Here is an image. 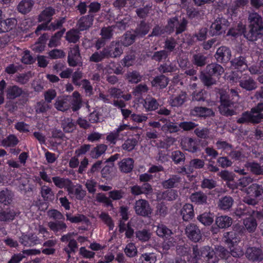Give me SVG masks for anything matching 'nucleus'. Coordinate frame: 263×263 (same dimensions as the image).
<instances>
[{
  "mask_svg": "<svg viewBox=\"0 0 263 263\" xmlns=\"http://www.w3.org/2000/svg\"><path fill=\"white\" fill-rule=\"evenodd\" d=\"M215 250L216 251L218 257L224 259L227 262H230V252L227 249L221 246H216L215 247Z\"/></svg>",
  "mask_w": 263,
  "mask_h": 263,
  "instance_id": "nucleus-47",
  "label": "nucleus"
},
{
  "mask_svg": "<svg viewBox=\"0 0 263 263\" xmlns=\"http://www.w3.org/2000/svg\"><path fill=\"white\" fill-rule=\"evenodd\" d=\"M245 255L249 260L252 262H259L263 260V251L259 248L255 247L248 248Z\"/></svg>",
  "mask_w": 263,
  "mask_h": 263,
  "instance_id": "nucleus-10",
  "label": "nucleus"
},
{
  "mask_svg": "<svg viewBox=\"0 0 263 263\" xmlns=\"http://www.w3.org/2000/svg\"><path fill=\"white\" fill-rule=\"evenodd\" d=\"M180 213L184 221H190L194 217L193 205L190 203L185 204L181 209Z\"/></svg>",
  "mask_w": 263,
  "mask_h": 263,
  "instance_id": "nucleus-25",
  "label": "nucleus"
},
{
  "mask_svg": "<svg viewBox=\"0 0 263 263\" xmlns=\"http://www.w3.org/2000/svg\"><path fill=\"white\" fill-rule=\"evenodd\" d=\"M182 179L178 175H172L168 179L163 181L162 186L165 189L178 187L181 184Z\"/></svg>",
  "mask_w": 263,
  "mask_h": 263,
  "instance_id": "nucleus-18",
  "label": "nucleus"
},
{
  "mask_svg": "<svg viewBox=\"0 0 263 263\" xmlns=\"http://www.w3.org/2000/svg\"><path fill=\"white\" fill-rule=\"evenodd\" d=\"M40 194L45 201H52L54 199V194L52 189L44 185L41 187Z\"/></svg>",
  "mask_w": 263,
  "mask_h": 263,
  "instance_id": "nucleus-32",
  "label": "nucleus"
},
{
  "mask_svg": "<svg viewBox=\"0 0 263 263\" xmlns=\"http://www.w3.org/2000/svg\"><path fill=\"white\" fill-rule=\"evenodd\" d=\"M248 17L249 25L245 37L249 41H256L263 35V19L258 13L249 11Z\"/></svg>",
  "mask_w": 263,
  "mask_h": 263,
  "instance_id": "nucleus-1",
  "label": "nucleus"
},
{
  "mask_svg": "<svg viewBox=\"0 0 263 263\" xmlns=\"http://www.w3.org/2000/svg\"><path fill=\"white\" fill-rule=\"evenodd\" d=\"M165 33H168L166 26L163 27L157 25L153 28L152 32L148 35V37L160 36Z\"/></svg>",
  "mask_w": 263,
  "mask_h": 263,
  "instance_id": "nucleus-59",
  "label": "nucleus"
},
{
  "mask_svg": "<svg viewBox=\"0 0 263 263\" xmlns=\"http://www.w3.org/2000/svg\"><path fill=\"white\" fill-rule=\"evenodd\" d=\"M48 226L55 233L65 232L67 228L66 224L61 220L50 221L48 223Z\"/></svg>",
  "mask_w": 263,
  "mask_h": 263,
  "instance_id": "nucleus-31",
  "label": "nucleus"
},
{
  "mask_svg": "<svg viewBox=\"0 0 263 263\" xmlns=\"http://www.w3.org/2000/svg\"><path fill=\"white\" fill-rule=\"evenodd\" d=\"M51 108V106L44 100L37 102L35 106V110L36 114L46 113Z\"/></svg>",
  "mask_w": 263,
  "mask_h": 263,
  "instance_id": "nucleus-51",
  "label": "nucleus"
},
{
  "mask_svg": "<svg viewBox=\"0 0 263 263\" xmlns=\"http://www.w3.org/2000/svg\"><path fill=\"white\" fill-rule=\"evenodd\" d=\"M263 103H259L251 108L250 111H246L237 118V123L244 124L251 123L258 124L263 120Z\"/></svg>",
  "mask_w": 263,
  "mask_h": 263,
  "instance_id": "nucleus-3",
  "label": "nucleus"
},
{
  "mask_svg": "<svg viewBox=\"0 0 263 263\" xmlns=\"http://www.w3.org/2000/svg\"><path fill=\"white\" fill-rule=\"evenodd\" d=\"M134 209L136 214L142 217H149L152 213V209L148 201L140 199L136 200Z\"/></svg>",
  "mask_w": 263,
  "mask_h": 263,
  "instance_id": "nucleus-7",
  "label": "nucleus"
},
{
  "mask_svg": "<svg viewBox=\"0 0 263 263\" xmlns=\"http://www.w3.org/2000/svg\"><path fill=\"white\" fill-rule=\"evenodd\" d=\"M215 222L219 228L225 229L231 226L232 219L228 216H221L216 218Z\"/></svg>",
  "mask_w": 263,
  "mask_h": 263,
  "instance_id": "nucleus-41",
  "label": "nucleus"
},
{
  "mask_svg": "<svg viewBox=\"0 0 263 263\" xmlns=\"http://www.w3.org/2000/svg\"><path fill=\"white\" fill-rule=\"evenodd\" d=\"M72 100L70 102L71 108L73 111L79 110L82 106V99L78 91H75L72 93Z\"/></svg>",
  "mask_w": 263,
  "mask_h": 263,
  "instance_id": "nucleus-45",
  "label": "nucleus"
},
{
  "mask_svg": "<svg viewBox=\"0 0 263 263\" xmlns=\"http://www.w3.org/2000/svg\"><path fill=\"white\" fill-rule=\"evenodd\" d=\"M231 62L232 65L235 67V68H242L244 69L245 68L247 67L246 58L243 56L235 57Z\"/></svg>",
  "mask_w": 263,
  "mask_h": 263,
  "instance_id": "nucleus-53",
  "label": "nucleus"
},
{
  "mask_svg": "<svg viewBox=\"0 0 263 263\" xmlns=\"http://www.w3.org/2000/svg\"><path fill=\"white\" fill-rule=\"evenodd\" d=\"M214 216L211 213H204L197 217V219L204 226L211 225L214 221Z\"/></svg>",
  "mask_w": 263,
  "mask_h": 263,
  "instance_id": "nucleus-52",
  "label": "nucleus"
},
{
  "mask_svg": "<svg viewBox=\"0 0 263 263\" xmlns=\"http://www.w3.org/2000/svg\"><path fill=\"white\" fill-rule=\"evenodd\" d=\"M52 180L57 187L60 189L66 188L69 193H71V190L72 189L73 185L72 181L70 179L55 176L52 177Z\"/></svg>",
  "mask_w": 263,
  "mask_h": 263,
  "instance_id": "nucleus-19",
  "label": "nucleus"
},
{
  "mask_svg": "<svg viewBox=\"0 0 263 263\" xmlns=\"http://www.w3.org/2000/svg\"><path fill=\"white\" fill-rule=\"evenodd\" d=\"M152 5H146L143 8L137 9L136 13L139 18H145L149 13V11L152 9Z\"/></svg>",
  "mask_w": 263,
  "mask_h": 263,
  "instance_id": "nucleus-64",
  "label": "nucleus"
},
{
  "mask_svg": "<svg viewBox=\"0 0 263 263\" xmlns=\"http://www.w3.org/2000/svg\"><path fill=\"white\" fill-rule=\"evenodd\" d=\"M152 85L153 87H158L162 89L167 86L168 83V78L163 74H161L156 77L151 82Z\"/></svg>",
  "mask_w": 263,
  "mask_h": 263,
  "instance_id": "nucleus-34",
  "label": "nucleus"
},
{
  "mask_svg": "<svg viewBox=\"0 0 263 263\" xmlns=\"http://www.w3.org/2000/svg\"><path fill=\"white\" fill-rule=\"evenodd\" d=\"M114 28V27L112 26L103 27L101 30L100 35L107 41H109L113 36Z\"/></svg>",
  "mask_w": 263,
  "mask_h": 263,
  "instance_id": "nucleus-58",
  "label": "nucleus"
},
{
  "mask_svg": "<svg viewBox=\"0 0 263 263\" xmlns=\"http://www.w3.org/2000/svg\"><path fill=\"white\" fill-rule=\"evenodd\" d=\"M246 192L251 197L261 199L263 198V185L252 183L247 189Z\"/></svg>",
  "mask_w": 263,
  "mask_h": 263,
  "instance_id": "nucleus-14",
  "label": "nucleus"
},
{
  "mask_svg": "<svg viewBox=\"0 0 263 263\" xmlns=\"http://www.w3.org/2000/svg\"><path fill=\"white\" fill-rule=\"evenodd\" d=\"M171 158L175 164H183L185 161V154L179 150L172 152Z\"/></svg>",
  "mask_w": 263,
  "mask_h": 263,
  "instance_id": "nucleus-43",
  "label": "nucleus"
},
{
  "mask_svg": "<svg viewBox=\"0 0 263 263\" xmlns=\"http://www.w3.org/2000/svg\"><path fill=\"white\" fill-rule=\"evenodd\" d=\"M190 115L200 117H209L214 115L212 109L204 107H195L190 110Z\"/></svg>",
  "mask_w": 263,
  "mask_h": 263,
  "instance_id": "nucleus-24",
  "label": "nucleus"
},
{
  "mask_svg": "<svg viewBox=\"0 0 263 263\" xmlns=\"http://www.w3.org/2000/svg\"><path fill=\"white\" fill-rule=\"evenodd\" d=\"M190 200L198 205H203L207 203L208 196L201 191L192 193L190 197Z\"/></svg>",
  "mask_w": 263,
  "mask_h": 263,
  "instance_id": "nucleus-26",
  "label": "nucleus"
},
{
  "mask_svg": "<svg viewBox=\"0 0 263 263\" xmlns=\"http://www.w3.org/2000/svg\"><path fill=\"white\" fill-rule=\"evenodd\" d=\"M108 195L112 200H119L124 198L125 193L122 190H114L108 193Z\"/></svg>",
  "mask_w": 263,
  "mask_h": 263,
  "instance_id": "nucleus-63",
  "label": "nucleus"
},
{
  "mask_svg": "<svg viewBox=\"0 0 263 263\" xmlns=\"http://www.w3.org/2000/svg\"><path fill=\"white\" fill-rule=\"evenodd\" d=\"M94 16L93 14H88L81 17L78 21L77 26L80 31L88 29L93 24Z\"/></svg>",
  "mask_w": 263,
  "mask_h": 263,
  "instance_id": "nucleus-16",
  "label": "nucleus"
},
{
  "mask_svg": "<svg viewBox=\"0 0 263 263\" xmlns=\"http://www.w3.org/2000/svg\"><path fill=\"white\" fill-rule=\"evenodd\" d=\"M62 127L65 133L72 132L76 128V125L71 118L64 119L62 121Z\"/></svg>",
  "mask_w": 263,
  "mask_h": 263,
  "instance_id": "nucleus-42",
  "label": "nucleus"
},
{
  "mask_svg": "<svg viewBox=\"0 0 263 263\" xmlns=\"http://www.w3.org/2000/svg\"><path fill=\"white\" fill-rule=\"evenodd\" d=\"M106 59L117 58L123 52L122 46L120 41H114L109 45L103 48Z\"/></svg>",
  "mask_w": 263,
  "mask_h": 263,
  "instance_id": "nucleus-6",
  "label": "nucleus"
},
{
  "mask_svg": "<svg viewBox=\"0 0 263 263\" xmlns=\"http://www.w3.org/2000/svg\"><path fill=\"white\" fill-rule=\"evenodd\" d=\"M220 104L218 109L221 115L232 116L238 114L243 110L242 106L239 103L231 101L229 96L224 92H220Z\"/></svg>",
  "mask_w": 263,
  "mask_h": 263,
  "instance_id": "nucleus-2",
  "label": "nucleus"
},
{
  "mask_svg": "<svg viewBox=\"0 0 263 263\" xmlns=\"http://www.w3.org/2000/svg\"><path fill=\"white\" fill-rule=\"evenodd\" d=\"M224 71L223 67L217 63L209 64L205 67V72L207 74L217 78H219Z\"/></svg>",
  "mask_w": 263,
  "mask_h": 263,
  "instance_id": "nucleus-17",
  "label": "nucleus"
},
{
  "mask_svg": "<svg viewBox=\"0 0 263 263\" xmlns=\"http://www.w3.org/2000/svg\"><path fill=\"white\" fill-rule=\"evenodd\" d=\"M243 224L246 229L249 233H253L255 231L257 223L255 218L250 217L243 220Z\"/></svg>",
  "mask_w": 263,
  "mask_h": 263,
  "instance_id": "nucleus-48",
  "label": "nucleus"
},
{
  "mask_svg": "<svg viewBox=\"0 0 263 263\" xmlns=\"http://www.w3.org/2000/svg\"><path fill=\"white\" fill-rule=\"evenodd\" d=\"M7 98L10 100L8 101L6 105L7 110L11 112H14L15 110L16 103L11 100H13L16 98V86L14 85L9 86L7 90Z\"/></svg>",
  "mask_w": 263,
  "mask_h": 263,
  "instance_id": "nucleus-13",
  "label": "nucleus"
},
{
  "mask_svg": "<svg viewBox=\"0 0 263 263\" xmlns=\"http://www.w3.org/2000/svg\"><path fill=\"white\" fill-rule=\"evenodd\" d=\"M107 147V145L104 144H98L91 150L90 156L93 159H98L105 153Z\"/></svg>",
  "mask_w": 263,
  "mask_h": 263,
  "instance_id": "nucleus-37",
  "label": "nucleus"
},
{
  "mask_svg": "<svg viewBox=\"0 0 263 263\" xmlns=\"http://www.w3.org/2000/svg\"><path fill=\"white\" fill-rule=\"evenodd\" d=\"M208 57L202 53H196L193 55L192 63L197 67H203L208 63Z\"/></svg>",
  "mask_w": 263,
  "mask_h": 263,
  "instance_id": "nucleus-30",
  "label": "nucleus"
},
{
  "mask_svg": "<svg viewBox=\"0 0 263 263\" xmlns=\"http://www.w3.org/2000/svg\"><path fill=\"white\" fill-rule=\"evenodd\" d=\"M202 255L208 263H217L219 261L216 251L208 246L203 248Z\"/></svg>",
  "mask_w": 263,
  "mask_h": 263,
  "instance_id": "nucleus-20",
  "label": "nucleus"
},
{
  "mask_svg": "<svg viewBox=\"0 0 263 263\" xmlns=\"http://www.w3.org/2000/svg\"><path fill=\"white\" fill-rule=\"evenodd\" d=\"M150 29L149 23L142 20L137 24L134 32L137 37H143L149 32Z\"/></svg>",
  "mask_w": 263,
  "mask_h": 263,
  "instance_id": "nucleus-21",
  "label": "nucleus"
},
{
  "mask_svg": "<svg viewBox=\"0 0 263 263\" xmlns=\"http://www.w3.org/2000/svg\"><path fill=\"white\" fill-rule=\"evenodd\" d=\"M169 55L168 51L164 49L155 52L152 57V59L157 62H160L165 60Z\"/></svg>",
  "mask_w": 263,
  "mask_h": 263,
  "instance_id": "nucleus-60",
  "label": "nucleus"
},
{
  "mask_svg": "<svg viewBox=\"0 0 263 263\" xmlns=\"http://www.w3.org/2000/svg\"><path fill=\"white\" fill-rule=\"evenodd\" d=\"M136 37L137 36L135 35L134 32L132 33L130 32H126L123 35L120 43L122 46L127 47L135 42Z\"/></svg>",
  "mask_w": 263,
  "mask_h": 263,
  "instance_id": "nucleus-44",
  "label": "nucleus"
},
{
  "mask_svg": "<svg viewBox=\"0 0 263 263\" xmlns=\"http://www.w3.org/2000/svg\"><path fill=\"white\" fill-rule=\"evenodd\" d=\"M178 239V236L176 235H172L169 238H166V240L164 241L162 243V249L163 250L167 251L171 248L174 247L177 244V241Z\"/></svg>",
  "mask_w": 263,
  "mask_h": 263,
  "instance_id": "nucleus-49",
  "label": "nucleus"
},
{
  "mask_svg": "<svg viewBox=\"0 0 263 263\" xmlns=\"http://www.w3.org/2000/svg\"><path fill=\"white\" fill-rule=\"evenodd\" d=\"M143 106L146 110L152 111L158 108L159 103L155 98L148 96L144 100Z\"/></svg>",
  "mask_w": 263,
  "mask_h": 263,
  "instance_id": "nucleus-35",
  "label": "nucleus"
},
{
  "mask_svg": "<svg viewBox=\"0 0 263 263\" xmlns=\"http://www.w3.org/2000/svg\"><path fill=\"white\" fill-rule=\"evenodd\" d=\"M67 62L69 65L72 67H76L78 65L80 66L82 64L78 45H76L69 48L68 53Z\"/></svg>",
  "mask_w": 263,
  "mask_h": 263,
  "instance_id": "nucleus-8",
  "label": "nucleus"
},
{
  "mask_svg": "<svg viewBox=\"0 0 263 263\" xmlns=\"http://www.w3.org/2000/svg\"><path fill=\"white\" fill-rule=\"evenodd\" d=\"M230 23L223 17H218L210 26L209 33L211 36H219L226 32Z\"/></svg>",
  "mask_w": 263,
  "mask_h": 263,
  "instance_id": "nucleus-5",
  "label": "nucleus"
},
{
  "mask_svg": "<svg viewBox=\"0 0 263 263\" xmlns=\"http://www.w3.org/2000/svg\"><path fill=\"white\" fill-rule=\"evenodd\" d=\"M199 79L203 85L207 87H210L216 83V81L213 78V76L202 71L200 73Z\"/></svg>",
  "mask_w": 263,
  "mask_h": 263,
  "instance_id": "nucleus-46",
  "label": "nucleus"
},
{
  "mask_svg": "<svg viewBox=\"0 0 263 263\" xmlns=\"http://www.w3.org/2000/svg\"><path fill=\"white\" fill-rule=\"evenodd\" d=\"M231 49L225 46L219 47L214 55L217 61L220 63H227L231 60Z\"/></svg>",
  "mask_w": 263,
  "mask_h": 263,
  "instance_id": "nucleus-9",
  "label": "nucleus"
},
{
  "mask_svg": "<svg viewBox=\"0 0 263 263\" xmlns=\"http://www.w3.org/2000/svg\"><path fill=\"white\" fill-rule=\"evenodd\" d=\"M80 31L78 29H71L66 34V40L69 43H76L80 39Z\"/></svg>",
  "mask_w": 263,
  "mask_h": 263,
  "instance_id": "nucleus-50",
  "label": "nucleus"
},
{
  "mask_svg": "<svg viewBox=\"0 0 263 263\" xmlns=\"http://www.w3.org/2000/svg\"><path fill=\"white\" fill-rule=\"evenodd\" d=\"M33 5L32 0H22L17 5V10L21 13L26 14L31 11Z\"/></svg>",
  "mask_w": 263,
  "mask_h": 263,
  "instance_id": "nucleus-40",
  "label": "nucleus"
},
{
  "mask_svg": "<svg viewBox=\"0 0 263 263\" xmlns=\"http://www.w3.org/2000/svg\"><path fill=\"white\" fill-rule=\"evenodd\" d=\"M185 233L187 236L194 242L199 241L202 238L200 229L194 223L189 224L186 226Z\"/></svg>",
  "mask_w": 263,
  "mask_h": 263,
  "instance_id": "nucleus-12",
  "label": "nucleus"
},
{
  "mask_svg": "<svg viewBox=\"0 0 263 263\" xmlns=\"http://www.w3.org/2000/svg\"><path fill=\"white\" fill-rule=\"evenodd\" d=\"M55 13L54 9L51 7H48L44 9L39 16V22H47L49 23L52 16Z\"/></svg>",
  "mask_w": 263,
  "mask_h": 263,
  "instance_id": "nucleus-39",
  "label": "nucleus"
},
{
  "mask_svg": "<svg viewBox=\"0 0 263 263\" xmlns=\"http://www.w3.org/2000/svg\"><path fill=\"white\" fill-rule=\"evenodd\" d=\"M20 242L24 246L31 247L41 243V241L34 233L23 234L20 237Z\"/></svg>",
  "mask_w": 263,
  "mask_h": 263,
  "instance_id": "nucleus-11",
  "label": "nucleus"
},
{
  "mask_svg": "<svg viewBox=\"0 0 263 263\" xmlns=\"http://www.w3.org/2000/svg\"><path fill=\"white\" fill-rule=\"evenodd\" d=\"M106 59V54L103 49L101 51H96L89 57V61L98 63L102 61L104 59Z\"/></svg>",
  "mask_w": 263,
  "mask_h": 263,
  "instance_id": "nucleus-56",
  "label": "nucleus"
},
{
  "mask_svg": "<svg viewBox=\"0 0 263 263\" xmlns=\"http://www.w3.org/2000/svg\"><path fill=\"white\" fill-rule=\"evenodd\" d=\"M54 107L59 111H66L71 107V103L68 97H58L54 103Z\"/></svg>",
  "mask_w": 263,
  "mask_h": 263,
  "instance_id": "nucleus-22",
  "label": "nucleus"
},
{
  "mask_svg": "<svg viewBox=\"0 0 263 263\" xmlns=\"http://www.w3.org/2000/svg\"><path fill=\"white\" fill-rule=\"evenodd\" d=\"M134 160L130 158H124L119 162V167L121 172L128 173L132 171L134 168Z\"/></svg>",
  "mask_w": 263,
  "mask_h": 263,
  "instance_id": "nucleus-28",
  "label": "nucleus"
},
{
  "mask_svg": "<svg viewBox=\"0 0 263 263\" xmlns=\"http://www.w3.org/2000/svg\"><path fill=\"white\" fill-rule=\"evenodd\" d=\"M234 203L233 198L229 196H226L219 199L218 202V207L223 210H228Z\"/></svg>",
  "mask_w": 263,
  "mask_h": 263,
  "instance_id": "nucleus-38",
  "label": "nucleus"
},
{
  "mask_svg": "<svg viewBox=\"0 0 263 263\" xmlns=\"http://www.w3.org/2000/svg\"><path fill=\"white\" fill-rule=\"evenodd\" d=\"M156 232L159 237L163 239L169 238L174 234L172 231L163 224L157 226Z\"/></svg>",
  "mask_w": 263,
  "mask_h": 263,
  "instance_id": "nucleus-33",
  "label": "nucleus"
},
{
  "mask_svg": "<svg viewBox=\"0 0 263 263\" xmlns=\"http://www.w3.org/2000/svg\"><path fill=\"white\" fill-rule=\"evenodd\" d=\"M187 100V95L185 91H181L176 96H171L168 101L169 104L172 107H180Z\"/></svg>",
  "mask_w": 263,
  "mask_h": 263,
  "instance_id": "nucleus-15",
  "label": "nucleus"
},
{
  "mask_svg": "<svg viewBox=\"0 0 263 263\" xmlns=\"http://www.w3.org/2000/svg\"><path fill=\"white\" fill-rule=\"evenodd\" d=\"M135 235L138 240L145 242L148 241L152 236V233L149 230L143 229L142 230L136 231Z\"/></svg>",
  "mask_w": 263,
  "mask_h": 263,
  "instance_id": "nucleus-36",
  "label": "nucleus"
},
{
  "mask_svg": "<svg viewBox=\"0 0 263 263\" xmlns=\"http://www.w3.org/2000/svg\"><path fill=\"white\" fill-rule=\"evenodd\" d=\"M188 23V21L184 17L175 16L167 20L166 28L167 29L168 34L175 30V34L178 35L187 29Z\"/></svg>",
  "mask_w": 263,
  "mask_h": 263,
  "instance_id": "nucleus-4",
  "label": "nucleus"
},
{
  "mask_svg": "<svg viewBox=\"0 0 263 263\" xmlns=\"http://www.w3.org/2000/svg\"><path fill=\"white\" fill-rule=\"evenodd\" d=\"M245 166L253 175H263V166L256 161L247 162Z\"/></svg>",
  "mask_w": 263,
  "mask_h": 263,
  "instance_id": "nucleus-27",
  "label": "nucleus"
},
{
  "mask_svg": "<svg viewBox=\"0 0 263 263\" xmlns=\"http://www.w3.org/2000/svg\"><path fill=\"white\" fill-rule=\"evenodd\" d=\"M29 93L27 91L17 87V104L23 105L28 101Z\"/></svg>",
  "mask_w": 263,
  "mask_h": 263,
  "instance_id": "nucleus-54",
  "label": "nucleus"
},
{
  "mask_svg": "<svg viewBox=\"0 0 263 263\" xmlns=\"http://www.w3.org/2000/svg\"><path fill=\"white\" fill-rule=\"evenodd\" d=\"M137 144L138 141L136 139L128 138L122 145V148L127 152H131L135 148Z\"/></svg>",
  "mask_w": 263,
  "mask_h": 263,
  "instance_id": "nucleus-55",
  "label": "nucleus"
},
{
  "mask_svg": "<svg viewBox=\"0 0 263 263\" xmlns=\"http://www.w3.org/2000/svg\"><path fill=\"white\" fill-rule=\"evenodd\" d=\"M230 259L231 256L235 258H240L242 257L244 254L243 249L239 246H233L230 248Z\"/></svg>",
  "mask_w": 263,
  "mask_h": 263,
  "instance_id": "nucleus-57",
  "label": "nucleus"
},
{
  "mask_svg": "<svg viewBox=\"0 0 263 263\" xmlns=\"http://www.w3.org/2000/svg\"><path fill=\"white\" fill-rule=\"evenodd\" d=\"M246 30V26L242 23H239L237 25L230 28L226 35L232 36L234 38H237L242 34L245 36Z\"/></svg>",
  "mask_w": 263,
  "mask_h": 263,
  "instance_id": "nucleus-23",
  "label": "nucleus"
},
{
  "mask_svg": "<svg viewBox=\"0 0 263 263\" xmlns=\"http://www.w3.org/2000/svg\"><path fill=\"white\" fill-rule=\"evenodd\" d=\"M139 259L142 263H155L157 257L154 253H146L142 254Z\"/></svg>",
  "mask_w": 263,
  "mask_h": 263,
  "instance_id": "nucleus-61",
  "label": "nucleus"
},
{
  "mask_svg": "<svg viewBox=\"0 0 263 263\" xmlns=\"http://www.w3.org/2000/svg\"><path fill=\"white\" fill-rule=\"evenodd\" d=\"M217 186V182L213 179L204 178L201 182L200 186L203 189L212 190Z\"/></svg>",
  "mask_w": 263,
  "mask_h": 263,
  "instance_id": "nucleus-62",
  "label": "nucleus"
},
{
  "mask_svg": "<svg viewBox=\"0 0 263 263\" xmlns=\"http://www.w3.org/2000/svg\"><path fill=\"white\" fill-rule=\"evenodd\" d=\"M239 85L242 88L248 91H252L257 88L256 82L250 77L241 79L239 81Z\"/></svg>",
  "mask_w": 263,
  "mask_h": 263,
  "instance_id": "nucleus-29",
  "label": "nucleus"
}]
</instances>
